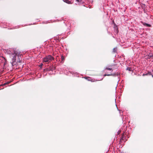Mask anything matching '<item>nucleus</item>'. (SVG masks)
<instances>
[{
  "instance_id": "ddd939ff",
  "label": "nucleus",
  "mask_w": 153,
  "mask_h": 153,
  "mask_svg": "<svg viewBox=\"0 0 153 153\" xmlns=\"http://www.w3.org/2000/svg\"><path fill=\"white\" fill-rule=\"evenodd\" d=\"M70 1L68 0H67V1L66 2V3H68V4H70Z\"/></svg>"
},
{
  "instance_id": "423d86ee",
  "label": "nucleus",
  "mask_w": 153,
  "mask_h": 153,
  "mask_svg": "<svg viewBox=\"0 0 153 153\" xmlns=\"http://www.w3.org/2000/svg\"><path fill=\"white\" fill-rule=\"evenodd\" d=\"M61 62H63L65 60L64 57L63 56H62L61 57Z\"/></svg>"
},
{
  "instance_id": "9b49d317",
  "label": "nucleus",
  "mask_w": 153,
  "mask_h": 153,
  "mask_svg": "<svg viewBox=\"0 0 153 153\" xmlns=\"http://www.w3.org/2000/svg\"><path fill=\"white\" fill-rule=\"evenodd\" d=\"M55 68H54L53 66L52 67H51L50 68V70L51 71H53L54 70V69H55Z\"/></svg>"
},
{
  "instance_id": "7ed1b4c3",
  "label": "nucleus",
  "mask_w": 153,
  "mask_h": 153,
  "mask_svg": "<svg viewBox=\"0 0 153 153\" xmlns=\"http://www.w3.org/2000/svg\"><path fill=\"white\" fill-rule=\"evenodd\" d=\"M152 75V77H153V75L152 74H151V73L150 72H148V73L145 74H143V75L144 76V75Z\"/></svg>"
},
{
  "instance_id": "f8f14e48",
  "label": "nucleus",
  "mask_w": 153,
  "mask_h": 153,
  "mask_svg": "<svg viewBox=\"0 0 153 153\" xmlns=\"http://www.w3.org/2000/svg\"><path fill=\"white\" fill-rule=\"evenodd\" d=\"M116 48H114L113 49V52H114V53H115L116 52Z\"/></svg>"
},
{
  "instance_id": "0eeeda50",
  "label": "nucleus",
  "mask_w": 153,
  "mask_h": 153,
  "mask_svg": "<svg viewBox=\"0 0 153 153\" xmlns=\"http://www.w3.org/2000/svg\"><path fill=\"white\" fill-rule=\"evenodd\" d=\"M112 21H113V23L114 24V28H115L116 27H117V26L116 25V24L114 23V21L113 20Z\"/></svg>"
},
{
  "instance_id": "dca6fc26",
  "label": "nucleus",
  "mask_w": 153,
  "mask_h": 153,
  "mask_svg": "<svg viewBox=\"0 0 153 153\" xmlns=\"http://www.w3.org/2000/svg\"><path fill=\"white\" fill-rule=\"evenodd\" d=\"M43 65V64L42 63L41 64L40 66V67H42Z\"/></svg>"
},
{
  "instance_id": "2eb2a0df",
  "label": "nucleus",
  "mask_w": 153,
  "mask_h": 153,
  "mask_svg": "<svg viewBox=\"0 0 153 153\" xmlns=\"http://www.w3.org/2000/svg\"><path fill=\"white\" fill-rule=\"evenodd\" d=\"M76 1H77L78 2H80L82 0H76Z\"/></svg>"
},
{
  "instance_id": "1a4fd4ad",
  "label": "nucleus",
  "mask_w": 153,
  "mask_h": 153,
  "mask_svg": "<svg viewBox=\"0 0 153 153\" xmlns=\"http://www.w3.org/2000/svg\"><path fill=\"white\" fill-rule=\"evenodd\" d=\"M148 56L150 58H151L152 57H153V55L152 53H150L149 54V55H148Z\"/></svg>"
},
{
  "instance_id": "f257e3e1",
  "label": "nucleus",
  "mask_w": 153,
  "mask_h": 153,
  "mask_svg": "<svg viewBox=\"0 0 153 153\" xmlns=\"http://www.w3.org/2000/svg\"><path fill=\"white\" fill-rule=\"evenodd\" d=\"M54 58L51 55H48L45 56L43 59V62L49 63L51 61L53 60Z\"/></svg>"
},
{
  "instance_id": "4468645a",
  "label": "nucleus",
  "mask_w": 153,
  "mask_h": 153,
  "mask_svg": "<svg viewBox=\"0 0 153 153\" xmlns=\"http://www.w3.org/2000/svg\"><path fill=\"white\" fill-rule=\"evenodd\" d=\"M115 31H116V33H117L118 32V29H116Z\"/></svg>"
},
{
  "instance_id": "f3484780",
  "label": "nucleus",
  "mask_w": 153,
  "mask_h": 153,
  "mask_svg": "<svg viewBox=\"0 0 153 153\" xmlns=\"http://www.w3.org/2000/svg\"><path fill=\"white\" fill-rule=\"evenodd\" d=\"M127 68V69H128L129 70H130V68Z\"/></svg>"
},
{
  "instance_id": "39448f33",
  "label": "nucleus",
  "mask_w": 153,
  "mask_h": 153,
  "mask_svg": "<svg viewBox=\"0 0 153 153\" xmlns=\"http://www.w3.org/2000/svg\"><path fill=\"white\" fill-rule=\"evenodd\" d=\"M105 70H107L111 71H113V70L111 68H109L108 67H106L105 68Z\"/></svg>"
},
{
  "instance_id": "f03ea898",
  "label": "nucleus",
  "mask_w": 153,
  "mask_h": 153,
  "mask_svg": "<svg viewBox=\"0 0 153 153\" xmlns=\"http://www.w3.org/2000/svg\"><path fill=\"white\" fill-rule=\"evenodd\" d=\"M17 55V53L16 52H15L13 53H12L10 56L12 58V65H14V63L16 61V57Z\"/></svg>"
},
{
  "instance_id": "20e7f679",
  "label": "nucleus",
  "mask_w": 153,
  "mask_h": 153,
  "mask_svg": "<svg viewBox=\"0 0 153 153\" xmlns=\"http://www.w3.org/2000/svg\"><path fill=\"white\" fill-rule=\"evenodd\" d=\"M143 25L145 26H146L148 27H150L151 26V25H150L147 24V23H145L144 24H143Z\"/></svg>"
},
{
  "instance_id": "6e6552de",
  "label": "nucleus",
  "mask_w": 153,
  "mask_h": 153,
  "mask_svg": "<svg viewBox=\"0 0 153 153\" xmlns=\"http://www.w3.org/2000/svg\"><path fill=\"white\" fill-rule=\"evenodd\" d=\"M124 140V137H123V134L121 136V138L120 139V140L121 142L122 140Z\"/></svg>"
},
{
  "instance_id": "9d476101",
  "label": "nucleus",
  "mask_w": 153,
  "mask_h": 153,
  "mask_svg": "<svg viewBox=\"0 0 153 153\" xmlns=\"http://www.w3.org/2000/svg\"><path fill=\"white\" fill-rule=\"evenodd\" d=\"M113 75L112 74H105L104 75V76H112Z\"/></svg>"
}]
</instances>
